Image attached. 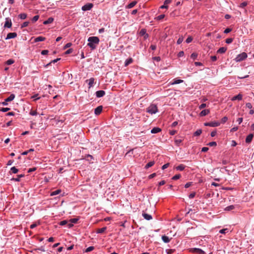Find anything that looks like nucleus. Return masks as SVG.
Returning <instances> with one entry per match:
<instances>
[{"label": "nucleus", "mask_w": 254, "mask_h": 254, "mask_svg": "<svg viewBox=\"0 0 254 254\" xmlns=\"http://www.w3.org/2000/svg\"><path fill=\"white\" fill-rule=\"evenodd\" d=\"M88 41L89 43L87 44V45L91 48L92 49H94L96 48V45L99 44V39L97 37H90Z\"/></svg>", "instance_id": "1"}, {"label": "nucleus", "mask_w": 254, "mask_h": 254, "mask_svg": "<svg viewBox=\"0 0 254 254\" xmlns=\"http://www.w3.org/2000/svg\"><path fill=\"white\" fill-rule=\"evenodd\" d=\"M146 112L152 115L158 112V108L155 104H151L147 109Z\"/></svg>", "instance_id": "2"}, {"label": "nucleus", "mask_w": 254, "mask_h": 254, "mask_svg": "<svg viewBox=\"0 0 254 254\" xmlns=\"http://www.w3.org/2000/svg\"><path fill=\"white\" fill-rule=\"evenodd\" d=\"M247 58V54L245 52H243L240 54H239L236 58L235 59V60L236 62H239L245 60Z\"/></svg>", "instance_id": "3"}, {"label": "nucleus", "mask_w": 254, "mask_h": 254, "mask_svg": "<svg viewBox=\"0 0 254 254\" xmlns=\"http://www.w3.org/2000/svg\"><path fill=\"white\" fill-rule=\"evenodd\" d=\"M93 6V5L92 3H88L85 4L84 5H83L81 9L83 11L89 10H90L92 8Z\"/></svg>", "instance_id": "4"}, {"label": "nucleus", "mask_w": 254, "mask_h": 254, "mask_svg": "<svg viewBox=\"0 0 254 254\" xmlns=\"http://www.w3.org/2000/svg\"><path fill=\"white\" fill-rule=\"evenodd\" d=\"M204 125L205 126L215 127L219 126L220 125V123L217 122H211L209 123H205Z\"/></svg>", "instance_id": "5"}, {"label": "nucleus", "mask_w": 254, "mask_h": 254, "mask_svg": "<svg viewBox=\"0 0 254 254\" xmlns=\"http://www.w3.org/2000/svg\"><path fill=\"white\" fill-rule=\"evenodd\" d=\"M11 26L12 22L11 19L9 18H6L4 27L5 28H10Z\"/></svg>", "instance_id": "6"}, {"label": "nucleus", "mask_w": 254, "mask_h": 254, "mask_svg": "<svg viewBox=\"0 0 254 254\" xmlns=\"http://www.w3.org/2000/svg\"><path fill=\"white\" fill-rule=\"evenodd\" d=\"M190 252L192 253H195L199 254H204V252L203 251H202L201 249H198V248H192L190 249Z\"/></svg>", "instance_id": "7"}, {"label": "nucleus", "mask_w": 254, "mask_h": 254, "mask_svg": "<svg viewBox=\"0 0 254 254\" xmlns=\"http://www.w3.org/2000/svg\"><path fill=\"white\" fill-rule=\"evenodd\" d=\"M94 81L95 79L93 77L90 78V79H87L86 80V82L88 83L89 88H90L91 87L93 86V84L94 83Z\"/></svg>", "instance_id": "8"}, {"label": "nucleus", "mask_w": 254, "mask_h": 254, "mask_svg": "<svg viewBox=\"0 0 254 254\" xmlns=\"http://www.w3.org/2000/svg\"><path fill=\"white\" fill-rule=\"evenodd\" d=\"M103 107L99 106L95 109L94 113L96 115H99L102 111Z\"/></svg>", "instance_id": "9"}, {"label": "nucleus", "mask_w": 254, "mask_h": 254, "mask_svg": "<svg viewBox=\"0 0 254 254\" xmlns=\"http://www.w3.org/2000/svg\"><path fill=\"white\" fill-rule=\"evenodd\" d=\"M105 95V92L103 90H99L96 92V97L100 98L104 96Z\"/></svg>", "instance_id": "10"}, {"label": "nucleus", "mask_w": 254, "mask_h": 254, "mask_svg": "<svg viewBox=\"0 0 254 254\" xmlns=\"http://www.w3.org/2000/svg\"><path fill=\"white\" fill-rule=\"evenodd\" d=\"M17 36V34L15 32L9 33L7 34L5 39H9L11 38H14Z\"/></svg>", "instance_id": "11"}, {"label": "nucleus", "mask_w": 254, "mask_h": 254, "mask_svg": "<svg viewBox=\"0 0 254 254\" xmlns=\"http://www.w3.org/2000/svg\"><path fill=\"white\" fill-rule=\"evenodd\" d=\"M254 135L253 133H251V134H249L246 138V142L247 143H250V142H251V141L254 137Z\"/></svg>", "instance_id": "12"}, {"label": "nucleus", "mask_w": 254, "mask_h": 254, "mask_svg": "<svg viewBox=\"0 0 254 254\" xmlns=\"http://www.w3.org/2000/svg\"><path fill=\"white\" fill-rule=\"evenodd\" d=\"M142 216L145 219L147 220H150L152 219V217L151 215L146 213L144 212H143L142 213Z\"/></svg>", "instance_id": "13"}, {"label": "nucleus", "mask_w": 254, "mask_h": 254, "mask_svg": "<svg viewBox=\"0 0 254 254\" xmlns=\"http://www.w3.org/2000/svg\"><path fill=\"white\" fill-rule=\"evenodd\" d=\"M242 98H243V95L241 94H239L238 95L232 97V98L231 99V100L232 101H235L236 100H241L242 99Z\"/></svg>", "instance_id": "14"}, {"label": "nucleus", "mask_w": 254, "mask_h": 254, "mask_svg": "<svg viewBox=\"0 0 254 254\" xmlns=\"http://www.w3.org/2000/svg\"><path fill=\"white\" fill-rule=\"evenodd\" d=\"M209 113L210 110L209 109L203 110L200 113L199 115L201 117H203L208 115Z\"/></svg>", "instance_id": "15"}, {"label": "nucleus", "mask_w": 254, "mask_h": 254, "mask_svg": "<svg viewBox=\"0 0 254 254\" xmlns=\"http://www.w3.org/2000/svg\"><path fill=\"white\" fill-rule=\"evenodd\" d=\"M161 131V129L160 128L158 127H155L151 129V132L152 133H157L160 132Z\"/></svg>", "instance_id": "16"}, {"label": "nucleus", "mask_w": 254, "mask_h": 254, "mask_svg": "<svg viewBox=\"0 0 254 254\" xmlns=\"http://www.w3.org/2000/svg\"><path fill=\"white\" fill-rule=\"evenodd\" d=\"M171 2V0H166L164 1V5H162L160 8H168L167 4L170 3Z\"/></svg>", "instance_id": "17"}, {"label": "nucleus", "mask_w": 254, "mask_h": 254, "mask_svg": "<svg viewBox=\"0 0 254 254\" xmlns=\"http://www.w3.org/2000/svg\"><path fill=\"white\" fill-rule=\"evenodd\" d=\"M140 35L141 36H144L145 39L148 37V35L146 33V30L145 29H142L140 30Z\"/></svg>", "instance_id": "18"}, {"label": "nucleus", "mask_w": 254, "mask_h": 254, "mask_svg": "<svg viewBox=\"0 0 254 254\" xmlns=\"http://www.w3.org/2000/svg\"><path fill=\"white\" fill-rule=\"evenodd\" d=\"M162 239L163 241L165 243H169L171 240V239H170L168 236L165 235H163L162 236Z\"/></svg>", "instance_id": "19"}, {"label": "nucleus", "mask_w": 254, "mask_h": 254, "mask_svg": "<svg viewBox=\"0 0 254 254\" xmlns=\"http://www.w3.org/2000/svg\"><path fill=\"white\" fill-rule=\"evenodd\" d=\"M15 98V95L11 94L8 98L5 99V102H10L12 101Z\"/></svg>", "instance_id": "20"}, {"label": "nucleus", "mask_w": 254, "mask_h": 254, "mask_svg": "<svg viewBox=\"0 0 254 254\" xmlns=\"http://www.w3.org/2000/svg\"><path fill=\"white\" fill-rule=\"evenodd\" d=\"M54 21V18L52 17L49 18L47 20L44 21L43 24L45 25H47L50 23H51Z\"/></svg>", "instance_id": "21"}, {"label": "nucleus", "mask_w": 254, "mask_h": 254, "mask_svg": "<svg viewBox=\"0 0 254 254\" xmlns=\"http://www.w3.org/2000/svg\"><path fill=\"white\" fill-rule=\"evenodd\" d=\"M226 51H227V48L221 47L217 51V53H220V54H223V53H225V52Z\"/></svg>", "instance_id": "22"}, {"label": "nucleus", "mask_w": 254, "mask_h": 254, "mask_svg": "<svg viewBox=\"0 0 254 254\" xmlns=\"http://www.w3.org/2000/svg\"><path fill=\"white\" fill-rule=\"evenodd\" d=\"M136 1H132L131 2L129 3L126 7L127 8H131L133 7L136 4Z\"/></svg>", "instance_id": "23"}, {"label": "nucleus", "mask_w": 254, "mask_h": 254, "mask_svg": "<svg viewBox=\"0 0 254 254\" xmlns=\"http://www.w3.org/2000/svg\"><path fill=\"white\" fill-rule=\"evenodd\" d=\"M133 62V60L131 58H129L128 59H127L125 63V65L126 66H127L128 65H129L130 64L132 63Z\"/></svg>", "instance_id": "24"}, {"label": "nucleus", "mask_w": 254, "mask_h": 254, "mask_svg": "<svg viewBox=\"0 0 254 254\" xmlns=\"http://www.w3.org/2000/svg\"><path fill=\"white\" fill-rule=\"evenodd\" d=\"M45 40V38L41 36H39L35 39V42H37L39 41H43Z\"/></svg>", "instance_id": "25"}, {"label": "nucleus", "mask_w": 254, "mask_h": 254, "mask_svg": "<svg viewBox=\"0 0 254 254\" xmlns=\"http://www.w3.org/2000/svg\"><path fill=\"white\" fill-rule=\"evenodd\" d=\"M107 229V227H103L102 228H100V229H98L97 230V233H103L105 232V231Z\"/></svg>", "instance_id": "26"}, {"label": "nucleus", "mask_w": 254, "mask_h": 254, "mask_svg": "<svg viewBox=\"0 0 254 254\" xmlns=\"http://www.w3.org/2000/svg\"><path fill=\"white\" fill-rule=\"evenodd\" d=\"M154 164V161H151L148 163L145 166V169H148L149 167H152Z\"/></svg>", "instance_id": "27"}, {"label": "nucleus", "mask_w": 254, "mask_h": 254, "mask_svg": "<svg viewBox=\"0 0 254 254\" xmlns=\"http://www.w3.org/2000/svg\"><path fill=\"white\" fill-rule=\"evenodd\" d=\"M183 82V80H181V79H175L174 82H173L171 83V84L174 85V84H179V83H182Z\"/></svg>", "instance_id": "28"}, {"label": "nucleus", "mask_w": 254, "mask_h": 254, "mask_svg": "<svg viewBox=\"0 0 254 254\" xmlns=\"http://www.w3.org/2000/svg\"><path fill=\"white\" fill-rule=\"evenodd\" d=\"M24 176V175H22V174L19 175H18L17 178H13L12 180H14L15 181H16V182H19V181H20V178L21 177H23Z\"/></svg>", "instance_id": "29"}, {"label": "nucleus", "mask_w": 254, "mask_h": 254, "mask_svg": "<svg viewBox=\"0 0 254 254\" xmlns=\"http://www.w3.org/2000/svg\"><path fill=\"white\" fill-rule=\"evenodd\" d=\"M185 169V166L183 164H181L176 167V169L180 171H183Z\"/></svg>", "instance_id": "30"}, {"label": "nucleus", "mask_w": 254, "mask_h": 254, "mask_svg": "<svg viewBox=\"0 0 254 254\" xmlns=\"http://www.w3.org/2000/svg\"><path fill=\"white\" fill-rule=\"evenodd\" d=\"M19 17L21 19H24L27 17V14L26 13H21L18 15Z\"/></svg>", "instance_id": "31"}, {"label": "nucleus", "mask_w": 254, "mask_h": 254, "mask_svg": "<svg viewBox=\"0 0 254 254\" xmlns=\"http://www.w3.org/2000/svg\"><path fill=\"white\" fill-rule=\"evenodd\" d=\"M10 171L14 174H16L18 172V170L15 167H13L10 169Z\"/></svg>", "instance_id": "32"}, {"label": "nucleus", "mask_w": 254, "mask_h": 254, "mask_svg": "<svg viewBox=\"0 0 254 254\" xmlns=\"http://www.w3.org/2000/svg\"><path fill=\"white\" fill-rule=\"evenodd\" d=\"M234 206L233 205H230L225 208V210L226 211H230L234 209Z\"/></svg>", "instance_id": "33"}, {"label": "nucleus", "mask_w": 254, "mask_h": 254, "mask_svg": "<svg viewBox=\"0 0 254 254\" xmlns=\"http://www.w3.org/2000/svg\"><path fill=\"white\" fill-rule=\"evenodd\" d=\"M14 63V61L12 59H9L6 62V64L7 65L12 64Z\"/></svg>", "instance_id": "34"}, {"label": "nucleus", "mask_w": 254, "mask_h": 254, "mask_svg": "<svg viewBox=\"0 0 254 254\" xmlns=\"http://www.w3.org/2000/svg\"><path fill=\"white\" fill-rule=\"evenodd\" d=\"M61 190H56L55 191H53L51 195H57L59 193H60L61 192Z\"/></svg>", "instance_id": "35"}, {"label": "nucleus", "mask_w": 254, "mask_h": 254, "mask_svg": "<svg viewBox=\"0 0 254 254\" xmlns=\"http://www.w3.org/2000/svg\"><path fill=\"white\" fill-rule=\"evenodd\" d=\"M202 132V130L201 129H197L194 133V136H198L199 135H200V134Z\"/></svg>", "instance_id": "36"}, {"label": "nucleus", "mask_w": 254, "mask_h": 254, "mask_svg": "<svg viewBox=\"0 0 254 254\" xmlns=\"http://www.w3.org/2000/svg\"><path fill=\"white\" fill-rule=\"evenodd\" d=\"M182 142V140L181 139H176L175 140V143L176 145L179 146V144Z\"/></svg>", "instance_id": "37"}, {"label": "nucleus", "mask_w": 254, "mask_h": 254, "mask_svg": "<svg viewBox=\"0 0 254 254\" xmlns=\"http://www.w3.org/2000/svg\"><path fill=\"white\" fill-rule=\"evenodd\" d=\"M94 249V247H93V246H90L89 247H88V248H87L85 250V252L86 253H88V252H90L91 251H92V250H93Z\"/></svg>", "instance_id": "38"}, {"label": "nucleus", "mask_w": 254, "mask_h": 254, "mask_svg": "<svg viewBox=\"0 0 254 254\" xmlns=\"http://www.w3.org/2000/svg\"><path fill=\"white\" fill-rule=\"evenodd\" d=\"M39 18V15H35V16H34L33 17L32 19V22L34 23L36 21H37L38 20Z\"/></svg>", "instance_id": "39"}, {"label": "nucleus", "mask_w": 254, "mask_h": 254, "mask_svg": "<svg viewBox=\"0 0 254 254\" xmlns=\"http://www.w3.org/2000/svg\"><path fill=\"white\" fill-rule=\"evenodd\" d=\"M78 220V218H72L69 220V222L73 223H76Z\"/></svg>", "instance_id": "40"}, {"label": "nucleus", "mask_w": 254, "mask_h": 254, "mask_svg": "<svg viewBox=\"0 0 254 254\" xmlns=\"http://www.w3.org/2000/svg\"><path fill=\"white\" fill-rule=\"evenodd\" d=\"M181 176L180 174H177L175 175L173 178L172 179L174 180H178L181 178Z\"/></svg>", "instance_id": "41"}, {"label": "nucleus", "mask_w": 254, "mask_h": 254, "mask_svg": "<svg viewBox=\"0 0 254 254\" xmlns=\"http://www.w3.org/2000/svg\"><path fill=\"white\" fill-rule=\"evenodd\" d=\"M219 232L221 234H225L227 232H228V229H223L220 230Z\"/></svg>", "instance_id": "42"}, {"label": "nucleus", "mask_w": 254, "mask_h": 254, "mask_svg": "<svg viewBox=\"0 0 254 254\" xmlns=\"http://www.w3.org/2000/svg\"><path fill=\"white\" fill-rule=\"evenodd\" d=\"M197 57V54L195 53H192L190 56L191 58L193 60L196 59Z\"/></svg>", "instance_id": "43"}, {"label": "nucleus", "mask_w": 254, "mask_h": 254, "mask_svg": "<svg viewBox=\"0 0 254 254\" xmlns=\"http://www.w3.org/2000/svg\"><path fill=\"white\" fill-rule=\"evenodd\" d=\"M233 41V38H227L226 39V43L227 44H231Z\"/></svg>", "instance_id": "44"}, {"label": "nucleus", "mask_w": 254, "mask_h": 254, "mask_svg": "<svg viewBox=\"0 0 254 254\" xmlns=\"http://www.w3.org/2000/svg\"><path fill=\"white\" fill-rule=\"evenodd\" d=\"M216 145H217V143L215 141L210 142L208 144V145H209L210 146H216Z\"/></svg>", "instance_id": "45"}, {"label": "nucleus", "mask_w": 254, "mask_h": 254, "mask_svg": "<svg viewBox=\"0 0 254 254\" xmlns=\"http://www.w3.org/2000/svg\"><path fill=\"white\" fill-rule=\"evenodd\" d=\"M10 110L9 108H2L0 111L3 112H6Z\"/></svg>", "instance_id": "46"}, {"label": "nucleus", "mask_w": 254, "mask_h": 254, "mask_svg": "<svg viewBox=\"0 0 254 254\" xmlns=\"http://www.w3.org/2000/svg\"><path fill=\"white\" fill-rule=\"evenodd\" d=\"M247 4H248V2H247V1H244V2H242V3L240 4V6L241 7H242V8H244V7H245V6H246L247 5Z\"/></svg>", "instance_id": "47"}, {"label": "nucleus", "mask_w": 254, "mask_h": 254, "mask_svg": "<svg viewBox=\"0 0 254 254\" xmlns=\"http://www.w3.org/2000/svg\"><path fill=\"white\" fill-rule=\"evenodd\" d=\"M192 40V38L191 37H189L186 40L187 43H190Z\"/></svg>", "instance_id": "48"}, {"label": "nucleus", "mask_w": 254, "mask_h": 254, "mask_svg": "<svg viewBox=\"0 0 254 254\" xmlns=\"http://www.w3.org/2000/svg\"><path fill=\"white\" fill-rule=\"evenodd\" d=\"M29 23V22H27V21L23 22L21 25V27L23 28V27H27Z\"/></svg>", "instance_id": "49"}, {"label": "nucleus", "mask_w": 254, "mask_h": 254, "mask_svg": "<svg viewBox=\"0 0 254 254\" xmlns=\"http://www.w3.org/2000/svg\"><path fill=\"white\" fill-rule=\"evenodd\" d=\"M67 224V221L66 220L62 221L60 223V225H62V226L64 225Z\"/></svg>", "instance_id": "50"}, {"label": "nucleus", "mask_w": 254, "mask_h": 254, "mask_svg": "<svg viewBox=\"0 0 254 254\" xmlns=\"http://www.w3.org/2000/svg\"><path fill=\"white\" fill-rule=\"evenodd\" d=\"M231 31H232V29L229 28H226V29L224 30V33H226V34H227V33H228L230 32Z\"/></svg>", "instance_id": "51"}, {"label": "nucleus", "mask_w": 254, "mask_h": 254, "mask_svg": "<svg viewBox=\"0 0 254 254\" xmlns=\"http://www.w3.org/2000/svg\"><path fill=\"white\" fill-rule=\"evenodd\" d=\"M206 107V104L205 103H202L199 106V109H202L205 108Z\"/></svg>", "instance_id": "52"}, {"label": "nucleus", "mask_w": 254, "mask_h": 254, "mask_svg": "<svg viewBox=\"0 0 254 254\" xmlns=\"http://www.w3.org/2000/svg\"><path fill=\"white\" fill-rule=\"evenodd\" d=\"M29 114H30V115H31L32 116H35L37 114V112L36 111L31 110Z\"/></svg>", "instance_id": "53"}, {"label": "nucleus", "mask_w": 254, "mask_h": 254, "mask_svg": "<svg viewBox=\"0 0 254 254\" xmlns=\"http://www.w3.org/2000/svg\"><path fill=\"white\" fill-rule=\"evenodd\" d=\"M166 251H167V253L168 254H171L173 253H174V252L175 251V250L169 249V250H167Z\"/></svg>", "instance_id": "54"}, {"label": "nucleus", "mask_w": 254, "mask_h": 254, "mask_svg": "<svg viewBox=\"0 0 254 254\" xmlns=\"http://www.w3.org/2000/svg\"><path fill=\"white\" fill-rule=\"evenodd\" d=\"M165 17V15L164 14H161L160 15H159L158 17H157V19L158 20H161L163 18H164Z\"/></svg>", "instance_id": "55"}, {"label": "nucleus", "mask_w": 254, "mask_h": 254, "mask_svg": "<svg viewBox=\"0 0 254 254\" xmlns=\"http://www.w3.org/2000/svg\"><path fill=\"white\" fill-rule=\"evenodd\" d=\"M169 163L165 164L162 167V169L164 170V169H166L167 168H168L169 167Z\"/></svg>", "instance_id": "56"}, {"label": "nucleus", "mask_w": 254, "mask_h": 254, "mask_svg": "<svg viewBox=\"0 0 254 254\" xmlns=\"http://www.w3.org/2000/svg\"><path fill=\"white\" fill-rule=\"evenodd\" d=\"M191 184L192 182H188L185 185V187L186 188H188L191 185Z\"/></svg>", "instance_id": "57"}, {"label": "nucleus", "mask_w": 254, "mask_h": 254, "mask_svg": "<svg viewBox=\"0 0 254 254\" xmlns=\"http://www.w3.org/2000/svg\"><path fill=\"white\" fill-rule=\"evenodd\" d=\"M48 52H49V51L48 50H43L41 52V54L43 55H46L48 53Z\"/></svg>", "instance_id": "58"}, {"label": "nucleus", "mask_w": 254, "mask_h": 254, "mask_svg": "<svg viewBox=\"0 0 254 254\" xmlns=\"http://www.w3.org/2000/svg\"><path fill=\"white\" fill-rule=\"evenodd\" d=\"M183 41V38H179L177 42L178 44H180Z\"/></svg>", "instance_id": "59"}, {"label": "nucleus", "mask_w": 254, "mask_h": 254, "mask_svg": "<svg viewBox=\"0 0 254 254\" xmlns=\"http://www.w3.org/2000/svg\"><path fill=\"white\" fill-rule=\"evenodd\" d=\"M36 169L37 168L36 167H34V168H30L28 170V173H31L32 172L35 171L36 170Z\"/></svg>", "instance_id": "60"}, {"label": "nucleus", "mask_w": 254, "mask_h": 254, "mask_svg": "<svg viewBox=\"0 0 254 254\" xmlns=\"http://www.w3.org/2000/svg\"><path fill=\"white\" fill-rule=\"evenodd\" d=\"M71 46V43H67L64 47V49H66V48H68L69 47H70V46Z\"/></svg>", "instance_id": "61"}, {"label": "nucleus", "mask_w": 254, "mask_h": 254, "mask_svg": "<svg viewBox=\"0 0 254 254\" xmlns=\"http://www.w3.org/2000/svg\"><path fill=\"white\" fill-rule=\"evenodd\" d=\"M246 107L249 109L252 108V105L250 103H247L246 105Z\"/></svg>", "instance_id": "62"}, {"label": "nucleus", "mask_w": 254, "mask_h": 254, "mask_svg": "<svg viewBox=\"0 0 254 254\" xmlns=\"http://www.w3.org/2000/svg\"><path fill=\"white\" fill-rule=\"evenodd\" d=\"M227 120H228L227 117H223V118L222 119V120H221L222 123H225V122L227 121Z\"/></svg>", "instance_id": "63"}, {"label": "nucleus", "mask_w": 254, "mask_h": 254, "mask_svg": "<svg viewBox=\"0 0 254 254\" xmlns=\"http://www.w3.org/2000/svg\"><path fill=\"white\" fill-rule=\"evenodd\" d=\"M72 52V49H69L68 50H67L65 52V54H69L70 53H71Z\"/></svg>", "instance_id": "64"}]
</instances>
